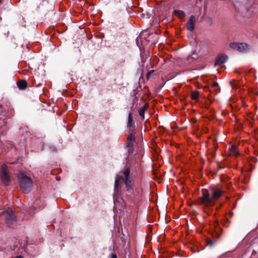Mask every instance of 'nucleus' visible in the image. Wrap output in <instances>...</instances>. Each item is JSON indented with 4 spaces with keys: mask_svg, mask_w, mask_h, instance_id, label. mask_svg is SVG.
Listing matches in <instances>:
<instances>
[{
    "mask_svg": "<svg viewBox=\"0 0 258 258\" xmlns=\"http://www.w3.org/2000/svg\"><path fill=\"white\" fill-rule=\"evenodd\" d=\"M222 193V190L216 189L213 190L212 196L211 197L209 193L205 190L203 192L202 196L199 199V202L205 206H211L214 204L215 201L221 197Z\"/></svg>",
    "mask_w": 258,
    "mask_h": 258,
    "instance_id": "1",
    "label": "nucleus"
},
{
    "mask_svg": "<svg viewBox=\"0 0 258 258\" xmlns=\"http://www.w3.org/2000/svg\"><path fill=\"white\" fill-rule=\"evenodd\" d=\"M17 178L19 186L24 193L28 194L31 191L33 188V182L31 178L26 173L20 172L17 174Z\"/></svg>",
    "mask_w": 258,
    "mask_h": 258,
    "instance_id": "2",
    "label": "nucleus"
},
{
    "mask_svg": "<svg viewBox=\"0 0 258 258\" xmlns=\"http://www.w3.org/2000/svg\"><path fill=\"white\" fill-rule=\"evenodd\" d=\"M121 179L123 180L124 183L125 184L127 190H132V184L130 177V171L128 169H126L122 173L121 175H116L114 184L115 192H116L117 189L118 187V183Z\"/></svg>",
    "mask_w": 258,
    "mask_h": 258,
    "instance_id": "3",
    "label": "nucleus"
},
{
    "mask_svg": "<svg viewBox=\"0 0 258 258\" xmlns=\"http://www.w3.org/2000/svg\"><path fill=\"white\" fill-rule=\"evenodd\" d=\"M2 216L5 219L7 226L14 228L16 225L17 217L12 209H9L2 213Z\"/></svg>",
    "mask_w": 258,
    "mask_h": 258,
    "instance_id": "4",
    "label": "nucleus"
},
{
    "mask_svg": "<svg viewBox=\"0 0 258 258\" xmlns=\"http://www.w3.org/2000/svg\"><path fill=\"white\" fill-rule=\"evenodd\" d=\"M0 181L5 186H9L11 182V173L5 165L0 167Z\"/></svg>",
    "mask_w": 258,
    "mask_h": 258,
    "instance_id": "5",
    "label": "nucleus"
},
{
    "mask_svg": "<svg viewBox=\"0 0 258 258\" xmlns=\"http://www.w3.org/2000/svg\"><path fill=\"white\" fill-rule=\"evenodd\" d=\"M230 46L231 48L240 52H245L249 48L248 45L245 43H231Z\"/></svg>",
    "mask_w": 258,
    "mask_h": 258,
    "instance_id": "6",
    "label": "nucleus"
},
{
    "mask_svg": "<svg viewBox=\"0 0 258 258\" xmlns=\"http://www.w3.org/2000/svg\"><path fill=\"white\" fill-rule=\"evenodd\" d=\"M196 19L195 17L190 16L189 19L187 22L186 27L187 30L190 31H192L195 27Z\"/></svg>",
    "mask_w": 258,
    "mask_h": 258,
    "instance_id": "7",
    "label": "nucleus"
},
{
    "mask_svg": "<svg viewBox=\"0 0 258 258\" xmlns=\"http://www.w3.org/2000/svg\"><path fill=\"white\" fill-rule=\"evenodd\" d=\"M7 119H3L0 118V132H4L7 130L8 128L7 126Z\"/></svg>",
    "mask_w": 258,
    "mask_h": 258,
    "instance_id": "8",
    "label": "nucleus"
},
{
    "mask_svg": "<svg viewBox=\"0 0 258 258\" xmlns=\"http://www.w3.org/2000/svg\"><path fill=\"white\" fill-rule=\"evenodd\" d=\"M227 57L225 54H221L218 56L215 61V65H221L227 60Z\"/></svg>",
    "mask_w": 258,
    "mask_h": 258,
    "instance_id": "9",
    "label": "nucleus"
},
{
    "mask_svg": "<svg viewBox=\"0 0 258 258\" xmlns=\"http://www.w3.org/2000/svg\"><path fill=\"white\" fill-rule=\"evenodd\" d=\"M17 87L20 90H25L28 86V84H27V81L25 80H23V79L19 80L17 82Z\"/></svg>",
    "mask_w": 258,
    "mask_h": 258,
    "instance_id": "10",
    "label": "nucleus"
},
{
    "mask_svg": "<svg viewBox=\"0 0 258 258\" xmlns=\"http://www.w3.org/2000/svg\"><path fill=\"white\" fill-rule=\"evenodd\" d=\"M229 155L231 156H237L239 154L237 151V146L236 145H232L229 149Z\"/></svg>",
    "mask_w": 258,
    "mask_h": 258,
    "instance_id": "11",
    "label": "nucleus"
},
{
    "mask_svg": "<svg viewBox=\"0 0 258 258\" xmlns=\"http://www.w3.org/2000/svg\"><path fill=\"white\" fill-rule=\"evenodd\" d=\"M148 107V105L147 104H145L143 107L140 108L139 110V114L142 117L143 119H144L145 111L146 110Z\"/></svg>",
    "mask_w": 258,
    "mask_h": 258,
    "instance_id": "12",
    "label": "nucleus"
},
{
    "mask_svg": "<svg viewBox=\"0 0 258 258\" xmlns=\"http://www.w3.org/2000/svg\"><path fill=\"white\" fill-rule=\"evenodd\" d=\"M135 138L133 135H130L127 137V143L128 145L132 146L135 141Z\"/></svg>",
    "mask_w": 258,
    "mask_h": 258,
    "instance_id": "13",
    "label": "nucleus"
},
{
    "mask_svg": "<svg viewBox=\"0 0 258 258\" xmlns=\"http://www.w3.org/2000/svg\"><path fill=\"white\" fill-rule=\"evenodd\" d=\"M174 14L175 15L178 16L180 18H183L185 16L184 13L182 11L175 10Z\"/></svg>",
    "mask_w": 258,
    "mask_h": 258,
    "instance_id": "14",
    "label": "nucleus"
},
{
    "mask_svg": "<svg viewBox=\"0 0 258 258\" xmlns=\"http://www.w3.org/2000/svg\"><path fill=\"white\" fill-rule=\"evenodd\" d=\"M199 96V93L197 91L193 92L191 93V97L193 100H197Z\"/></svg>",
    "mask_w": 258,
    "mask_h": 258,
    "instance_id": "15",
    "label": "nucleus"
},
{
    "mask_svg": "<svg viewBox=\"0 0 258 258\" xmlns=\"http://www.w3.org/2000/svg\"><path fill=\"white\" fill-rule=\"evenodd\" d=\"M79 47H80V45L79 43L77 44H75L74 43L73 48V50L74 52H80Z\"/></svg>",
    "mask_w": 258,
    "mask_h": 258,
    "instance_id": "16",
    "label": "nucleus"
},
{
    "mask_svg": "<svg viewBox=\"0 0 258 258\" xmlns=\"http://www.w3.org/2000/svg\"><path fill=\"white\" fill-rule=\"evenodd\" d=\"M132 123V114L130 113L128 115V125L131 126Z\"/></svg>",
    "mask_w": 258,
    "mask_h": 258,
    "instance_id": "17",
    "label": "nucleus"
},
{
    "mask_svg": "<svg viewBox=\"0 0 258 258\" xmlns=\"http://www.w3.org/2000/svg\"><path fill=\"white\" fill-rule=\"evenodd\" d=\"M21 245L22 246V248H23L25 251H26V249H27V247H26V244H25L24 243V244L22 245V242H21Z\"/></svg>",
    "mask_w": 258,
    "mask_h": 258,
    "instance_id": "18",
    "label": "nucleus"
},
{
    "mask_svg": "<svg viewBox=\"0 0 258 258\" xmlns=\"http://www.w3.org/2000/svg\"><path fill=\"white\" fill-rule=\"evenodd\" d=\"M153 72V71H151L148 73V74H147V78H148V79H149L150 74Z\"/></svg>",
    "mask_w": 258,
    "mask_h": 258,
    "instance_id": "19",
    "label": "nucleus"
},
{
    "mask_svg": "<svg viewBox=\"0 0 258 258\" xmlns=\"http://www.w3.org/2000/svg\"><path fill=\"white\" fill-rule=\"evenodd\" d=\"M111 258H117V257L115 254H111Z\"/></svg>",
    "mask_w": 258,
    "mask_h": 258,
    "instance_id": "20",
    "label": "nucleus"
},
{
    "mask_svg": "<svg viewBox=\"0 0 258 258\" xmlns=\"http://www.w3.org/2000/svg\"><path fill=\"white\" fill-rule=\"evenodd\" d=\"M217 85V83L215 82L213 84V86L215 87Z\"/></svg>",
    "mask_w": 258,
    "mask_h": 258,
    "instance_id": "21",
    "label": "nucleus"
},
{
    "mask_svg": "<svg viewBox=\"0 0 258 258\" xmlns=\"http://www.w3.org/2000/svg\"><path fill=\"white\" fill-rule=\"evenodd\" d=\"M40 86H41V84H38V85H36V86H37V87H39Z\"/></svg>",
    "mask_w": 258,
    "mask_h": 258,
    "instance_id": "22",
    "label": "nucleus"
}]
</instances>
